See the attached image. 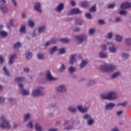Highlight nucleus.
<instances>
[{
  "label": "nucleus",
  "mask_w": 131,
  "mask_h": 131,
  "mask_svg": "<svg viewBox=\"0 0 131 131\" xmlns=\"http://www.w3.org/2000/svg\"><path fill=\"white\" fill-rule=\"evenodd\" d=\"M26 58L27 60H30L32 58V53L27 52L26 53Z\"/></svg>",
  "instance_id": "nucleus-44"
},
{
  "label": "nucleus",
  "mask_w": 131,
  "mask_h": 131,
  "mask_svg": "<svg viewBox=\"0 0 131 131\" xmlns=\"http://www.w3.org/2000/svg\"><path fill=\"white\" fill-rule=\"evenodd\" d=\"M73 129V125H70L68 127L64 128V129H67V130H70L71 129Z\"/></svg>",
  "instance_id": "nucleus-60"
},
{
  "label": "nucleus",
  "mask_w": 131,
  "mask_h": 131,
  "mask_svg": "<svg viewBox=\"0 0 131 131\" xmlns=\"http://www.w3.org/2000/svg\"><path fill=\"white\" fill-rule=\"evenodd\" d=\"M116 6V4L115 3H112V4H110L107 6V8L108 9H113V8H114V7H115Z\"/></svg>",
  "instance_id": "nucleus-52"
},
{
  "label": "nucleus",
  "mask_w": 131,
  "mask_h": 131,
  "mask_svg": "<svg viewBox=\"0 0 131 131\" xmlns=\"http://www.w3.org/2000/svg\"><path fill=\"white\" fill-rule=\"evenodd\" d=\"M28 26L31 27V28H33L35 26V23H34V21L30 19L28 20Z\"/></svg>",
  "instance_id": "nucleus-41"
},
{
  "label": "nucleus",
  "mask_w": 131,
  "mask_h": 131,
  "mask_svg": "<svg viewBox=\"0 0 131 131\" xmlns=\"http://www.w3.org/2000/svg\"><path fill=\"white\" fill-rule=\"evenodd\" d=\"M115 21L117 23H119V22H121V21H122V19H121V18L117 17H116Z\"/></svg>",
  "instance_id": "nucleus-57"
},
{
  "label": "nucleus",
  "mask_w": 131,
  "mask_h": 131,
  "mask_svg": "<svg viewBox=\"0 0 131 131\" xmlns=\"http://www.w3.org/2000/svg\"><path fill=\"white\" fill-rule=\"evenodd\" d=\"M25 79V78L23 76L21 77H17L14 79V81L15 82H21V81H23Z\"/></svg>",
  "instance_id": "nucleus-29"
},
{
  "label": "nucleus",
  "mask_w": 131,
  "mask_h": 131,
  "mask_svg": "<svg viewBox=\"0 0 131 131\" xmlns=\"http://www.w3.org/2000/svg\"><path fill=\"white\" fill-rule=\"evenodd\" d=\"M45 88L43 87H39L32 91V96L35 98H38V97H42L45 96Z\"/></svg>",
  "instance_id": "nucleus-3"
},
{
  "label": "nucleus",
  "mask_w": 131,
  "mask_h": 131,
  "mask_svg": "<svg viewBox=\"0 0 131 131\" xmlns=\"http://www.w3.org/2000/svg\"><path fill=\"white\" fill-rule=\"evenodd\" d=\"M19 31L20 33H26V26L24 25L20 28Z\"/></svg>",
  "instance_id": "nucleus-38"
},
{
  "label": "nucleus",
  "mask_w": 131,
  "mask_h": 131,
  "mask_svg": "<svg viewBox=\"0 0 131 131\" xmlns=\"http://www.w3.org/2000/svg\"><path fill=\"white\" fill-rule=\"evenodd\" d=\"M22 47V43L20 42H17L16 43H15L13 44V48L15 50H16V49H19V48H21Z\"/></svg>",
  "instance_id": "nucleus-34"
},
{
  "label": "nucleus",
  "mask_w": 131,
  "mask_h": 131,
  "mask_svg": "<svg viewBox=\"0 0 131 131\" xmlns=\"http://www.w3.org/2000/svg\"><path fill=\"white\" fill-rule=\"evenodd\" d=\"M77 108L78 110L79 111V112H80L81 113H87L89 110V107L83 108L82 105L81 104L78 105L77 106Z\"/></svg>",
  "instance_id": "nucleus-13"
},
{
  "label": "nucleus",
  "mask_w": 131,
  "mask_h": 131,
  "mask_svg": "<svg viewBox=\"0 0 131 131\" xmlns=\"http://www.w3.org/2000/svg\"><path fill=\"white\" fill-rule=\"evenodd\" d=\"M96 83V81L94 79H90L88 82H87V85L88 86H91V85H93V84H95Z\"/></svg>",
  "instance_id": "nucleus-39"
},
{
  "label": "nucleus",
  "mask_w": 131,
  "mask_h": 131,
  "mask_svg": "<svg viewBox=\"0 0 131 131\" xmlns=\"http://www.w3.org/2000/svg\"><path fill=\"white\" fill-rule=\"evenodd\" d=\"M116 107V104L115 103L110 102L107 103L104 106V110L106 111H110L111 110H113V108Z\"/></svg>",
  "instance_id": "nucleus-10"
},
{
  "label": "nucleus",
  "mask_w": 131,
  "mask_h": 131,
  "mask_svg": "<svg viewBox=\"0 0 131 131\" xmlns=\"http://www.w3.org/2000/svg\"><path fill=\"white\" fill-rule=\"evenodd\" d=\"M90 12H91L92 13H94V12L97 11V7L96 5H93L90 9Z\"/></svg>",
  "instance_id": "nucleus-45"
},
{
  "label": "nucleus",
  "mask_w": 131,
  "mask_h": 131,
  "mask_svg": "<svg viewBox=\"0 0 131 131\" xmlns=\"http://www.w3.org/2000/svg\"><path fill=\"white\" fill-rule=\"evenodd\" d=\"M122 39H123V36L119 35H115V40L117 41V42H121V41H122Z\"/></svg>",
  "instance_id": "nucleus-24"
},
{
  "label": "nucleus",
  "mask_w": 131,
  "mask_h": 131,
  "mask_svg": "<svg viewBox=\"0 0 131 131\" xmlns=\"http://www.w3.org/2000/svg\"><path fill=\"white\" fill-rule=\"evenodd\" d=\"M116 114H117V116H121V115H122V114H123V111H118L116 113Z\"/></svg>",
  "instance_id": "nucleus-55"
},
{
  "label": "nucleus",
  "mask_w": 131,
  "mask_h": 131,
  "mask_svg": "<svg viewBox=\"0 0 131 131\" xmlns=\"http://www.w3.org/2000/svg\"><path fill=\"white\" fill-rule=\"evenodd\" d=\"M82 13L78 8H74L68 12V15L70 16L71 15H79Z\"/></svg>",
  "instance_id": "nucleus-9"
},
{
  "label": "nucleus",
  "mask_w": 131,
  "mask_h": 131,
  "mask_svg": "<svg viewBox=\"0 0 131 131\" xmlns=\"http://www.w3.org/2000/svg\"><path fill=\"white\" fill-rule=\"evenodd\" d=\"M31 118V114L30 113L25 114L24 116V122H27Z\"/></svg>",
  "instance_id": "nucleus-21"
},
{
  "label": "nucleus",
  "mask_w": 131,
  "mask_h": 131,
  "mask_svg": "<svg viewBox=\"0 0 131 131\" xmlns=\"http://www.w3.org/2000/svg\"><path fill=\"white\" fill-rule=\"evenodd\" d=\"M121 57L124 60H127L129 58V54L123 52L121 53Z\"/></svg>",
  "instance_id": "nucleus-31"
},
{
  "label": "nucleus",
  "mask_w": 131,
  "mask_h": 131,
  "mask_svg": "<svg viewBox=\"0 0 131 131\" xmlns=\"http://www.w3.org/2000/svg\"><path fill=\"white\" fill-rule=\"evenodd\" d=\"M0 36L3 38L7 37L8 36V32L5 31H1Z\"/></svg>",
  "instance_id": "nucleus-40"
},
{
  "label": "nucleus",
  "mask_w": 131,
  "mask_h": 131,
  "mask_svg": "<svg viewBox=\"0 0 131 131\" xmlns=\"http://www.w3.org/2000/svg\"><path fill=\"white\" fill-rule=\"evenodd\" d=\"M124 42L126 46H130L131 45V38H126L124 39Z\"/></svg>",
  "instance_id": "nucleus-43"
},
{
  "label": "nucleus",
  "mask_w": 131,
  "mask_h": 131,
  "mask_svg": "<svg viewBox=\"0 0 131 131\" xmlns=\"http://www.w3.org/2000/svg\"><path fill=\"white\" fill-rule=\"evenodd\" d=\"M117 105H118V106H122V107H126V105H127V102H124L122 103H119Z\"/></svg>",
  "instance_id": "nucleus-53"
},
{
  "label": "nucleus",
  "mask_w": 131,
  "mask_h": 131,
  "mask_svg": "<svg viewBox=\"0 0 131 131\" xmlns=\"http://www.w3.org/2000/svg\"><path fill=\"white\" fill-rule=\"evenodd\" d=\"M74 38L78 43H83L88 40V36L84 34H81L79 35H75Z\"/></svg>",
  "instance_id": "nucleus-5"
},
{
  "label": "nucleus",
  "mask_w": 131,
  "mask_h": 131,
  "mask_svg": "<svg viewBox=\"0 0 131 131\" xmlns=\"http://www.w3.org/2000/svg\"><path fill=\"white\" fill-rule=\"evenodd\" d=\"M108 46H111L108 48V51L110 53L115 54L117 52V47L115 45H112V43H107Z\"/></svg>",
  "instance_id": "nucleus-12"
},
{
  "label": "nucleus",
  "mask_w": 131,
  "mask_h": 131,
  "mask_svg": "<svg viewBox=\"0 0 131 131\" xmlns=\"http://www.w3.org/2000/svg\"><path fill=\"white\" fill-rule=\"evenodd\" d=\"M80 6L82 8H86V7L90 6V3L88 2H82L80 3Z\"/></svg>",
  "instance_id": "nucleus-32"
},
{
  "label": "nucleus",
  "mask_w": 131,
  "mask_h": 131,
  "mask_svg": "<svg viewBox=\"0 0 131 131\" xmlns=\"http://www.w3.org/2000/svg\"><path fill=\"white\" fill-rule=\"evenodd\" d=\"M50 45H52V43H51V41H49L48 42H46L44 44V47H45L46 48H48V47H49V46H50Z\"/></svg>",
  "instance_id": "nucleus-58"
},
{
  "label": "nucleus",
  "mask_w": 131,
  "mask_h": 131,
  "mask_svg": "<svg viewBox=\"0 0 131 131\" xmlns=\"http://www.w3.org/2000/svg\"><path fill=\"white\" fill-rule=\"evenodd\" d=\"M118 98V94L114 91L105 92L100 95L101 100H107V101H114Z\"/></svg>",
  "instance_id": "nucleus-1"
},
{
  "label": "nucleus",
  "mask_w": 131,
  "mask_h": 131,
  "mask_svg": "<svg viewBox=\"0 0 131 131\" xmlns=\"http://www.w3.org/2000/svg\"><path fill=\"white\" fill-rule=\"evenodd\" d=\"M64 9V4L61 3L58 6L55 8V11L57 12V13H61L63 9Z\"/></svg>",
  "instance_id": "nucleus-15"
},
{
  "label": "nucleus",
  "mask_w": 131,
  "mask_h": 131,
  "mask_svg": "<svg viewBox=\"0 0 131 131\" xmlns=\"http://www.w3.org/2000/svg\"><path fill=\"white\" fill-rule=\"evenodd\" d=\"M86 65H88V61L82 60L80 63V69H83V68H84Z\"/></svg>",
  "instance_id": "nucleus-25"
},
{
  "label": "nucleus",
  "mask_w": 131,
  "mask_h": 131,
  "mask_svg": "<svg viewBox=\"0 0 131 131\" xmlns=\"http://www.w3.org/2000/svg\"><path fill=\"white\" fill-rule=\"evenodd\" d=\"M131 8V3L128 2H126L124 3H122L121 5V9H128Z\"/></svg>",
  "instance_id": "nucleus-19"
},
{
  "label": "nucleus",
  "mask_w": 131,
  "mask_h": 131,
  "mask_svg": "<svg viewBox=\"0 0 131 131\" xmlns=\"http://www.w3.org/2000/svg\"><path fill=\"white\" fill-rule=\"evenodd\" d=\"M35 129L36 131H42V127H41V126L38 123L35 124Z\"/></svg>",
  "instance_id": "nucleus-37"
},
{
  "label": "nucleus",
  "mask_w": 131,
  "mask_h": 131,
  "mask_svg": "<svg viewBox=\"0 0 131 131\" xmlns=\"http://www.w3.org/2000/svg\"><path fill=\"white\" fill-rule=\"evenodd\" d=\"M68 71L70 74H73L76 71V68L73 66L70 67L68 69Z\"/></svg>",
  "instance_id": "nucleus-26"
},
{
  "label": "nucleus",
  "mask_w": 131,
  "mask_h": 131,
  "mask_svg": "<svg viewBox=\"0 0 131 131\" xmlns=\"http://www.w3.org/2000/svg\"><path fill=\"white\" fill-rule=\"evenodd\" d=\"M0 10L3 14H8V13H9V9L6 5H1L0 7Z\"/></svg>",
  "instance_id": "nucleus-17"
},
{
  "label": "nucleus",
  "mask_w": 131,
  "mask_h": 131,
  "mask_svg": "<svg viewBox=\"0 0 131 131\" xmlns=\"http://www.w3.org/2000/svg\"><path fill=\"white\" fill-rule=\"evenodd\" d=\"M69 112H71V113H76L77 112V110H76V108L73 107L72 106H69L68 108Z\"/></svg>",
  "instance_id": "nucleus-35"
},
{
  "label": "nucleus",
  "mask_w": 131,
  "mask_h": 131,
  "mask_svg": "<svg viewBox=\"0 0 131 131\" xmlns=\"http://www.w3.org/2000/svg\"><path fill=\"white\" fill-rule=\"evenodd\" d=\"M85 17L87 19H93V17H92V14H91V13H86L85 14Z\"/></svg>",
  "instance_id": "nucleus-54"
},
{
  "label": "nucleus",
  "mask_w": 131,
  "mask_h": 131,
  "mask_svg": "<svg viewBox=\"0 0 131 131\" xmlns=\"http://www.w3.org/2000/svg\"><path fill=\"white\" fill-rule=\"evenodd\" d=\"M18 86L19 89V93L22 96H29V91L26 89H24V85L18 84Z\"/></svg>",
  "instance_id": "nucleus-6"
},
{
  "label": "nucleus",
  "mask_w": 131,
  "mask_h": 131,
  "mask_svg": "<svg viewBox=\"0 0 131 131\" xmlns=\"http://www.w3.org/2000/svg\"><path fill=\"white\" fill-rule=\"evenodd\" d=\"M80 31V28H75L74 29V32H79Z\"/></svg>",
  "instance_id": "nucleus-64"
},
{
  "label": "nucleus",
  "mask_w": 131,
  "mask_h": 131,
  "mask_svg": "<svg viewBox=\"0 0 131 131\" xmlns=\"http://www.w3.org/2000/svg\"><path fill=\"white\" fill-rule=\"evenodd\" d=\"M121 75V72L120 71H117L114 73L111 76L112 79H116L117 77H119Z\"/></svg>",
  "instance_id": "nucleus-18"
},
{
  "label": "nucleus",
  "mask_w": 131,
  "mask_h": 131,
  "mask_svg": "<svg viewBox=\"0 0 131 131\" xmlns=\"http://www.w3.org/2000/svg\"><path fill=\"white\" fill-rule=\"evenodd\" d=\"M83 119H88L89 120L92 118V117L91 116V115L89 114H86L83 116Z\"/></svg>",
  "instance_id": "nucleus-49"
},
{
  "label": "nucleus",
  "mask_w": 131,
  "mask_h": 131,
  "mask_svg": "<svg viewBox=\"0 0 131 131\" xmlns=\"http://www.w3.org/2000/svg\"><path fill=\"white\" fill-rule=\"evenodd\" d=\"M21 18L23 19H26V18H27V15L25 12H24L21 14Z\"/></svg>",
  "instance_id": "nucleus-61"
},
{
  "label": "nucleus",
  "mask_w": 131,
  "mask_h": 131,
  "mask_svg": "<svg viewBox=\"0 0 131 131\" xmlns=\"http://www.w3.org/2000/svg\"><path fill=\"white\" fill-rule=\"evenodd\" d=\"M37 58L38 60H42L43 61L45 60V55L41 53H38L37 54Z\"/></svg>",
  "instance_id": "nucleus-28"
},
{
  "label": "nucleus",
  "mask_w": 131,
  "mask_h": 131,
  "mask_svg": "<svg viewBox=\"0 0 131 131\" xmlns=\"http://www.w3.org/2000/svg\"><path fill=\"white\" fill-rule=\"evenodd\" d=\"M66 69V66L64 63H62L60 68L59 69L58 71L59 72H64Z\"/></svg>",
  "instance_id": "nucleus-42"
},
{
  "label": "nucleus",
  "mask_w": 131,
  "mask_h": 131,
  "mask_svg": "<svg viewBox=\"0 0 131 131\" xmlns=\"http://www.w3.org/2000/svg\"><path fill=\"white\" fill-rule=\"evenodd\" d=\"M34 10L38 13H42V10L41 9V4L39 2H36L34 6Z\"/></svg>",
  "instance_id": "nucleus-11"
},
{
  "label": "nucleus",
  "mask_w": 131,
  "mask_h": 131,
  "mask_svg": "<svg viewBox=\"0 0 131 131\" xmlns=\"http://www.w3.org/2000/svg\"><path fill=\"white\" fill-rule=\"evenodd\" d=\"M112 37H113V32H111L107 33L106 38H108V39H112Z\"/></svg>",
  "instance_id": "nucleus-47"
},
{
  "label": "nucleus",
  "mask_w": 131,
  "mask_h": 131,
  "mask_svg": "<svg viewBox=\"0 0 131 131\" xmlns=\"http://www.w3.org/2000/svg\"><path fill=\"white\" fill-rule=\"evenodd\" d=\"M11 3L12 4H13L14 7H17V6H18V5L17 4V2L16 1V0H11Z\"/></svg>",
  "instance_id": "nucleus-62"
},
{
  "label": "nucleus",
  "mask_w": 131,
  "mask_h": 131,
  "mask_svg": "<svg viewBox=\"0 0 131 131\" xmlns=\"http://www.w3.org/2000/svg\"><path fill=\"white\" fill-rule=\"evenodd\" d=\"M3 71H4L5 75H6L7 76H8V77L11 76V74L10 73V72L9 71L8 69H7L6 67H4L3 68Z\"/></svg>",
  "instance_id": "nucleus-36"
},
{
  "label": "nucleus",
  "mask_w": 131,
  "mask_h": 131,
  "mask_svg": "<svg viewBox=\"0 0 131 131\" xmlns=\"http://www.w3.org/2000/svg\"><path fill=\"white\" fill-rule=\"evenodd\" d=\"M50 41L51 45H56V43L58 42V39H56V38H53Z\"/></svg>",
  "instance_id": "nucleus-46"
},
{
  "label": "nucleus",
  "mask_w": 131,
  "mask_h": 131,
  "mask_svg": "<svg viewBox=\"0 0 131 131\" xmlns=\"http://www.w3.org/2000/svg\"><path fill=\"white\" fill-rule=\"evenodd\" d=\"M99 57L100 59H107L108 58V54L103 51L99 52Z\"/></svg>",
  "instance_id": "nucleus-16"
},
{
  "label": "nucleus",
  "mask_w": 131,
  "mask_h": 131,
  "mask_svg": "<svg viewBox=\"0 0 131 131\" xmlns=\"http://www.w3.org/2000/svg\"><path fill=\"white\" fill-rule=\"evenodd\" d=\"M58 51V46H54L52 47L49 51L50 55H54Z\"/></svg>",
  "instance_id": "nucleus-20"
},
{
  "label": "nucleus",
  "mask_w": 131,
  "mask_h": 131,
  "mask_svg": "<svg viewBox=\"0 0 131 131\" xmlns=\"http://www.w3.org/2000/svg\"><path fill=\"white\" fill-rule=\"evenodd\" d=\"M56 93H66L67 92V88L64 84H61L55 88Z\"/></svg>",
  "instance_id": "nucleus-8"
},
{
  "label": "nucleus",
  "mask_w": 131,
  "mask_h": 131,
  "mask_svg": "<svg viewBox=\"0 0 131 131\" xmlns=\"http://www.w3.org/2000/svg\"><path fill=\"white\" fill-rule=\"evenodd\" d=\"M1 119L2 121V123L0 124V127L4 129L5 128H11V125L9 123L8 120H7V118L5 116H2L1 117Z\"/></svg>",
  "instance_id": "nucleus-4"
},
{
  "label": "nucleus",
  "mask_w": 131,
  "mask_h": 131,
  "mask_svg": "<svg viewBox=\"0 0 131 131\" xmlns=\"http://www.w3.org/2000/svg\"><path fill=\"white\" fill-rule=\"evenodd\" d=\"M117 67L114 64L105 63L100 66V69L102 72H106V73H111L114 70H116Z\"/></svg>",
  "instance_id": "nucleus-2"
},
{
  "label": "nucleus",
  "mask_w": 131,
  "mask_h": 131,
  "mask_svg": "<svg viewBox=\"0 0 131 131\" xmlns=\"http://www.w3.org/2000/svg\"><path fill=\"white\" fill-rule=\"evenodd\" d=\"M98 24L102 25L103 24H105V21L103 19H99L98 20Z\"/></svg>",
  "instance_id": "nucleus-56"
},
{
  "label": "nucleus",
  "mask_w": 131,
  "mask_h": 131,
  "mask_svg": "<svg viewBox=\"0 0 131 131\" xmlns=\"http://www.w3.org/2000/svg\"><path fill=\"white\" fill-rule=\"evenodd\" d=\"M26 126L27 127V128H30L31 129H32V128H33V121H29Z\"/></svg>",
  "instance_id": "nucleus-33"
},
{
  "label": "nucleus",
  "mask_w": 131,
  "mask_h": 131,
  "mask_svg": "<svg viewBox=\"0 0 131 131\" xmlns=\"http://www.w3.org/2000/svg\"><path fill=\"white\" fill-rule=\"evenodd\" d=\"M76 57V54H73L71 56L69 61V64H70V65H73V64H74V62H75V61H76V59L75 58Z\"/></svg>",
  "instance_id": "nucleus-22"
},
{
  "label": "nucleus",
  "mask_w": 131,
  "mask_h": 131,
  "mask_svg": "<svg viewBox=\"0 0 131 131\" xmlns=\"http://www.w3.org/2000/svg\"><path fill=\"white\" fill-rule=\"evenodd\" d=\"M75 24L76 25L81 26V25L83 24V20L82 19H76L75 21Z\"/></svg>",
  "instance_id": "nucleus-30"
},
{
  "label": "nucleus",
  "mask_w": 131,
  "mask_h": 131,
  "mask_svg": "<svg viewBox=\"0 0 131 131\" xmlns=\"http://www.w3.org/2000/svg\"><path fill=\"white\" fill-rule=\"evenodd\" d=\"M95 30L94 29H90L89 31V34L91 36L94 35V33H95Z\"/></svg>",
  "instance_id": "nucleus-51"
},
{
  "label": "nucleus",
  "mask_w": 131,
  "mask_h": 131,
  "mask_svg": "<svg viewBox=\"0 0 131 131\" xmlns=\"http://www.w3.org/2000/svg\"><path fill=\"white\" fill-rule=\"evenodd\" d=\"M102 51H107V46L105 45H102Z\"/></svg>",
  "instance_id": "nucleus-63"
},
{
  "label": "nucleus",
  "mask_w": 131,
  "mask_h": 131,
  "mask_svg": "<svg viewBox=\"0 0 131 131\" xmlns=\"http://www.w3.org/2000/svg\"><path fill=\"white\" fill-rule=\"evenodd\" d=\"M119 14L120 15H126L127 13H126V11H124V10H121L119 12Z\"/></svg>",
  "instance_id": "nucleus-59"
},
{
  "label": "nucleus",
  "mask_w": 131,
  "mask_h": 131,
  "mask_svg": "<svg viewBox=\"0 0 131 131\" xmlns=\"http://www.w3.org/2000/svg\"><path fill=\"white\" fill-rule=\"evenodd\" d=\"M16 58H17V55L16 54H13L10 56L9 61V63L10 64V65L13 64V63H14V61L15 60V59H16Z\"/></svg>",
  "instance_id": "nucleus-23"
},
{
  "label": "nucleus",
  "mask_w": 131,
  "mask_h": 131,
  "mask_svg": "<svg viewBox=\"0 0 131 131\" xmlns=\"http://www.w3.org/2000/svg\"><path fill=\"white\" fill-rule=\"evenodd\" d=\"M46 79L48 80V81H56V80H58V78L56 77H53L51 73V71L50 70H48L46 71Z\"/></svg>",
  "instance_id": "nucleus-7"
},
{
  "label": "nucleus",
  "mask_w": 131,
  "mask_h": 131,
  "mask_svg": "<svg viewBox=\"0 0 131 131\" xmlns=\"http://www.w3.org/2000/svg\"><path fill=\"white\" fill-rule=\"evenodd\" d=\"M47 30V26L46 25H42L38 28V34H41V33H45Z\"/></svg>",
  "instance_id": "nucleus-14"
},
{
  "label": "nucleus",
  "mask_w": 131,
  "mask_h": 131,
  "mask_svg": "<svg viewBox=\"0 0 131 131\" xmlns=\"http://www.w3.org/2000/svg\"><path fill=\"white\" fill-rule=\"evenodd\" d=\"M59 41L63 42V43H68L71 41V40L68 38H61L59 39Z\"/></svg>",
  "instance_id": "nucleus-27"
},
{
  "label": "nucleus",
  "mask_w": 131,
  "mask_h": 131,
  "mask_svg": "<svg viewBox=\"0 0 131 131\" xmlns=\"http://www.w3.org/2000/svg\"><path fill=\"white\" fill-rule=\"evenodd\" d=\"M66 51L65 50V48H61L59 50V54L60 55H63V54H65Z\"/></svg>",
  "instance_id": "nucleus-50"
},
{
  "label": "nucleus",
  "mask_w": 131,
  "mask_h": 131,
  "mask_svg": "<svg viewBox=\"0 0 131 131\" xmlns=\"http://www.w3.org/2000/svg\"><path fill=\"white\" fill-rule=\"evenodd\" d=\"M94 122L95 120H94V119L91 118V119L88 120L87 123L88 125H92L93 123H94Z\"/></svg>",
  "instance_id": "nucleus-48"
}]
</instances>
